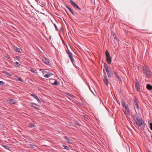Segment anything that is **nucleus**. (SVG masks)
Wrapping results in <instances>:
<instances>
[{
  "label": "nucleus",
  "instance_id": "obj_1",
  "mask_svg": "<svg viewBox=\"0 0 152 152\" xmlns=\"http://www.w3.org/2000/svg\"><path fill=\"white\" fill-rule=\"evenodd\" d=\"M143 71L146 77L149 78L151 77L152 74L149 68L147 66H142Z\"/></svg>",
  "mask_w": 152,
  "mask_h": 152
},
{
  "label": "nucleus",
  "instance_id": "obj_2",
  "mask_svg": "<svg viewBox=\"0 0 152 152\" xmlns=\"http://www.w3.org/2000/svg\"><path fill=\"white\" fill-rule=\"evenodd\" d=\"M104 67L107 72L108 76L110 77H112L113 76V71L112 70H109L108 66L106 64H104Z\"/></svg>",
  "mask_w": 152,
  "mask_h": 152
},
{
  "label": "nucleus",
  "instance_id": "obj_3",
  "mask_svg": "<svg viewBox=\"0 0 152 152\" xmlns=\"http://www.w3.org/2000/svg\"><path fill=\"white\" fill-rule=\"evenodd\" d=\"M135 123L137 126H142V128L143 129L145 127L144 123L141 118H140L136 119L135 121Z\"/></svg>",
  "mask_w": 152,
  "mask_h": 152
},
{
  "label": "nucleus",
  "instance_id": "obj_4",
  "mask_svg": "<svg viewBox=\"0 0 152 152\" xmlns=\"http://www.w3.org/2000/svg\"><path fill=\"white\" fill-rule=\"evenodd\" d=\"M66 51L67 53L68 54L71 61L74 64V62L75 61L73 57L72 54L70 51L67 47V50Z\"/></svg>",
  "mask_w": 152,
  "mask_h": 152
},
{
  "label": "nucleus",
  "instance_id": "obj_5",
  "mask_svg": "<svg viewBox=\"0 0 152 152\" xmlns=\"http://www.w3.org/2000/svg\"><path fill=\"white\" fill-rule=\"evenodd\" d=\"M135 86L136 89V90L137 91H140V86L139 83L137 79L135 80Z\"/></svg>",
  "mask_w": 152,
  "mask_h": 152
},
{
  "label": "nucleus",
  "instance_id": "obj_6",
  "mask_svg": "<svg viewBox=\"0 0 152 152\" xmlns=\"http://www.w3.org/2000/svg\"><path fill=\"white\" fill-rule=\"evenodd\" d=\"M71 4L73 6L77 8L79 10H81V8L74 2L72 0L70 1Z\"/></svg>",
  "mask_w": 152,
  "mask_h": 152
},
{
  "label": "nucleus",
  "instance_id": "obj_7",
  "mask_svg": "<svg viewBox=\"0 0 152 152\" xmlns=\"http://www.w3.org/2000/svg\"><path fill=\"white\" fill-rule=\"evenodd\" d=\"M30 105L31 107H34L36 109L39 110V105L34 103H31Z\"/></svg>",
  "mask_w": 152,
  "mask_h": 152
},
{
  "label": "nucleus",
  "instance_id": "obj_8",
  "mask_svg": "<svg viewBox=\"0 0 152 152\" xmlns=\"http://www.w3.org/2000/svg\"><path fill=\"white\" fill-rule=\"evenodd\" d=\"M133 101L134 105L136 106V107L137 109V110H138L139 109V106L137 103V100L135 98L134 99Z\"/></svg>",
  "mask_w": 152,
  "mask_h": 152
},
{
  "label": "nucleus",
  "instance_id": "obj_9",
  "mask_svg": "<svg viewBox=\"0 0 152 152\" xmlns=\"http://www.w3.org/2000/svg\"><path fill=\"white\" fill-rule=\"evenodd\" d=\"M31 96L33 97L36 99V100L39 103H41V101L37 97V96L35 95V94H31Z\"/></svg>",
  "mask_w": 152,
  "mask_h": 152
},
{
  "label": "nucleus",
  "instance_id": "obj_10",
  "mask_svg": "<svg viewBox=\"0 0 152 152\" xmlns=\"http://www.w3.org/2000/svg\"><path fill=\"white\" fill-rule=\"evenodd\" d=\"M139 117L137 115V113L134 114L132 116V118L135 121L138 119Z\"/></svg>",
  "mask_w": 152,
  "mask_h": 152
},
{
  "label": "nucleus",
  "instance_id": "obj_11",
  "mask_svg": "<svg viewBox=\"0 0 152 152\" xmlns=\"http://www.w3.org/2000/svg\"><path fill=\"white\" fill-rule=\"evenodd\" d=\"M121 104L123 107L125 108L126 107H128V105L126 104L123 100H122L121 101Z\"/></svg>",
  "mask_w": 152,
  "mask_h": 152
},
{
  "label": "nucleus",
  "instance_id": "obj_12",
  "mask_svg": "<svg viewBox=\"0 0 152 152\" xmlns=\"http://www.w3.org/2000/svg\"><path fill=\"white\" fill-rule=\"evenodd\" d=\"M8 103L11 104H13L15 103V101L14 99H11L9 101Z\"/></svg>",
  "mask_w": 152,
  "mask_h": 152
},
{
  "label": "nucleus",
  "instance_id": "obj_13",
  "mask_svg": "<svg viewBox=\"0 0 152 152\" xmlns=\"http://www.w3.org/2000/svg\"><path fill=\"white\" fill-rule=\"evenodd\" d=\"M106 60L107 63L109 64H111V59L110 57H109L106 58Z\"/></svg>",
  "mask_w": 152,
  "mask_h": 152
},
{
  "label": "nucleus",
  "instance_id": "obj_14",
  "mask_svg": "<svg viewBox=\"0 0 152 152\" xmlns=\"http://www.w3.org/2000/svg\"><path fill=\"white\" fill-rule=\"evenodd\" d=\"M103 81L106 85V86H107L109 83V80L107 78H106V79H104Z\"/></svg>",
  "mask_w": 152,
  "mask_h": 152
},
{
  "label": "nucleus",
  "instance_id": "obj_15",
  "mask_svg": "<svg viewBox=\"0 0 152 152\" xmlns=\"http://www.w3.org/2000/svg\"><path fill=\"white\" fill-rule=\"evenodd\" d=\"M147 89L149 90H151L152 89V86L149 84H148L146 86Z\"/></svg>",
  "mask_w": 152,
  "mask_h": 152
},
{
  "label": "nucleus",
  "instance_id": "obj_16",
  "mask_svg": "<svg viewBox=\"0 0 152 152\" xmlns=\"http://www.w3.org/2000/svg\"><path fill=\"white\" fill-rule=\"evenodd\" d=\"M28 125V126L31 128H33L36 127L35 125L33 123H30Z\"/></svg>",
  "mask_w": 152,
  "mask_h": 152
},
{
  "label": "nucleus",
  "instance_id": "obj_17",
  "mask_svg": "<svg viewBox=\"0 0 152 152\" xmlns=\"http://www.w3.org/2000/svg\"><path fill=\"white\" fill-rule=\"evenodd\" d=\"M106 56L107 58L109 57L110 56V54L107 50H106L105 51Z\"/></svg>",
  "mask_w": 152,
  "mask_h": 152
},
{
  "label": "nucleus",
  "instance_id": "obj_18",
  "mask_svg": "<svg viewBox=\"0 0 152 152\" xmlns=\"http://www.w3.org/2000/svg\"><path fill=\"white\" fill-rule=\"evenodd\" d=\"M43 61L44 63L46 64H48L49 63V60H48V59L45 58L43 60Z\"/></svg>",
  "mask_w": 152,
  "mask_h": 152
},
{
  "label": "nucleus",
  "instance_id": "obj_19",
  "mask_svg": "<svg viewBox=\"0 0 152 152\" xmlns=\"http://www.w3.org/2000/svg\"><path fill=\"white\" fill-rule=\"evenodd\" d=\"M3 73L7 75L11 76V74L7 72L3 71Z\"/></svg>",
  "mask_w": 152,
  "mask_h": 152
},
{
  "label": "nucleus",
  "instance_id": "obj_20",
  "mask_svg": "<svg viewBox=\"0 0 152 152\" xmlns=\"http://www.w3.org/2000/svg\"><path fill=\"white\" fill-rule=\"evenodd\" d=\"M52 74H51L50 73H48V74H46L45 75L44 77L45 78H48Z\"/></svg>",
  "mask_w": 152,
  "mask_h": 152
},
{
  "label": "nucleus",
  "instance_id": "obj_21",
  "mask_svg": "<svg viewBox=\"0 0 152 152\" xmlns=\"http://www.w3.org/2000/svg\"><path fill=\"white\" fill-rule=\"evenodd\" d=\"M58 81L57 80H55L54 82L53 83H52V84L53 85H55V86H58Z\"/></svg>",
  "mask_w": 152,
  "mask_h": 152
},
{
  "label": "nucleus",
  "instance_id": "obj_22",
  "mask_svg": "<svg viewBox=\"0 0 152 152\" xmlns=\"http://www.w3.org/2000/svg\"><path fill=\"white\" fill-rule=\"evenodd\" d=\"M15 48H16L15 50L17 52H20L22 51V49L21 48H18L16 47Z\"/></svg>",
  "mask_w": 152,
  "mask_h": 152
},
{
  "label": "nucleus",
  "instance_id": "obj_23",
  "mask_svg": "<svg viewBox=\"0 0 152 152\" xmlns=\"http://www.w3.org/2000/svg\"><path fill=\"white\" fill-rule=\"evenodd\" d=\"M28 145L30 146V148H34L35 147H37L35 145H33L31 144H29Z\"/></svg>",
  "mask_w": 152,
  "mask_h": 152
},
{
  "label": "nucleus",
  "instance_id": "obj_24",
  "mask_svg": "<svg viewBox=\"0 0 152 152\" xmlns=\"http://www.w3.org/2000/svg\"><path fill=\"white\" fill-rule=\"evenodd\" d=\"M68 10L70 11V12L72 14V15H75V14L74 12H73V11H72V10L70 8Z\"/></svg>",
  "mask_w": 152,
  "mask_h": 152
},
{
  "label": "nucleus",
  "instance_id": "obj_25",
  "mask_svg": "<svg viewBox=\"0 0 152 152\" xmlns=\"http://www.w3.org/2000/svg\"><path fill=\"white\" fill-rule=\"evenodd\" d=\"M3 147L6 149H9V147L7 145H4Z\"/></svg>",
  "mask_w": 152,
  "mask_h": 152
},
{
  "label": "nucleus",
  "instance_id": "obj_26",
  "mask_svg": "<svg viewBox=\"0 0 152 152\" xmlns=\"http://www.w3.org/2000/svg\"><path fill=\"white\" fill-rule=\"evenodd\" d=\"M63 146L64 147L65 149L66 150H69V148L67 146L65 145H63Z\"/></svg>",
  "mask_w": 152,
  "mask_h": 152
},
{
  "label": "nucleus",
  "instance_id": "obj_27",
  "mask_svg": "<svg viewBox=\"0 0 152 152\" xmlns=\"http://www.w3.org/2000/svg\"><path fill=\"white\" fill-rule=\"evenodd\" d=\"M18 80L22 82L24 81L20 77H18Z\"/></svg>",
  "mask_w": 152,
  "mask_h": 152
},
{
  "label": "nucleus",
  "instance_id": "obj_28",
  "mask_svg": "<svg viewBox=\"0 0 152 152\" xmlns=\"http://www.w3.org/2000/svg\"><path fill=\"white\" fill-rule=\"evenodd\" d=\"M15 64H16V66L18 67H19L20 66V64L18 62H16L15 63Z\"/></svg>",
  "mask_w": 152,
  "mask_h": 152
},
{
  "label": "nucleus",
  "instance_id": "obj_29",
  "mask_svg": "<svg viewBox=\"0 0 152 152\" xmlns=\"http://www.w3.org/2000/svg\"><path fill=\"white\" fill-rule=\"evenodd\" d=\"M115 76L118 79V81H120L121 80V78L120 77L119 75H115Z\"/></svg>",
  "mask_w": 152,
  "mask_h": 152
},
{
  "label": "nucleus",
  "instance_id": "obj_30",
  "mask_svg": "<svg viewBox=\"0 0 152 152\" xmlns=\"http://www.w3.org/2000/svg\"><path fill=\"white\" fill-rule=\"evenodd\" d=\"M126 110L127 113H129V112L130 111V110L129 108L128 107H126V108H125Z\"/></svg>",
  "mask_w": 152,
  "mask_h": 152
},
{
  "label": "nucleus",
  "instance_id": "obj_31",
  "mask_svg": "<svg viewBox=\"0 0 152 152\" xmlns=\"http://www.w3.org/2000/svg\"><path fill=\"white\" fill-rule=\"evenodd\" d=\"M30 71L33 73H34L36 70L33 68H32L30 70Z\"/></svg>",
  "mask_w": 152,
  "mask_h": 152
},
{
  "label": "nucleus",
  "instance_id": "obj_32",
  "mask_svg": "<svg viewBox=\"0 0 152 152\" xmlns=\"http://www.w3.org/2000/svg\"><path fill=\"white\" fill-rule=\"evenodd\" d=\"M149 126L151 129L152 130V123H149Z\"/></svg>",
  "mask_w": 152,
  "mask_h": 152
},
{
  "label": "nucleus",
  "instance_id": "obj_33",
  "mask_svg": "<svg viewBox=\"0 0 152 152\" xmlns=\"http://www.w3.org/2000/svg\"><path fill=\"white\" fill-rule=\"evenodd\" d=\"M113 36L114 37V39L116 41H118V38L116 37V35H115V34L113 35Z\"/></svg>",
  "mask_w": 152,
  "mask_h": 152
},
{
  "label": "nucleus",
  "instance_id": "obj_34",
  "mask_svg": "<svg viewBox=\"0 0 152 152\" xmlns=\"http://www.w3.org/2000/svg\"><path fill=\"white\" fill-rule=\"evenodd\" d=\"M54 26L55 27V28L56 29V31H58V29L57 27V26H56V24H54Z\"/></svg>",
  "mask_w": 152,
  "mask_h": 152
},
{
  "label": "nucleus",
  "instance_id": "obj_35",
  "mask_svg": "<svg viewBox=\"0 0 152 152\" xmlns=\"http://www.w3.org/2000/svg\"><path fill=\"white\" fill-rule=\"evenodd\" d=\"M4 84V82L0 81V85H3Z\"/></svg>",
  "mask_w": 152,
  "mask_h": 152
},
{
  "label": "nucleus",
  "instance_id": "obj_36",
  "mask_svg": "<svg viewBox=\"0 0 152 152\" xmlns=\"http://www.w3.org/2000/svg\"><path fill=\"white\" fill-rule=\"evenodd\" d=\"M65 138H66V139H67L66 141H68V142H69V141L70 140V139L69 138L66 136H65Z\"/></svg>",
  "mask_w": 152,
  "mask_h": 152
},
{
  "label": "nucleus",
  "instance_id": "obj_37",
  "mask_svg": "<svg viewBox=\"0 0 152 152\" xmlns=\"http://www.w3.org/2000/svg\"><path fill=\"white\" fill-rule=\"evenodd\" d=\"M67 94L69 96H71L72 97H73V96H73V95H71L68 93H67Z\"/></svg>",
  "mask_w": 152,
  "mask_h": 152
},
{
  "label": "nucleus",
  "instance_id": "obj_38",
  "mask_svg": "<svg viewBox=\"0 0 152 152\" xmlns=\"http://www.w3.org/2000/svg\"><path fill=\"white\" fill-rule=\"evenodd\" d=\"M104 79H106V78H107V75H106V74H105L104 75Z\"/></svg>",
  "mask_w": 152,
  "mask_h": 152
},
{
  "label": "nucleus",
  "instance_id": "obj_39",
  "mask_svg": "<svg viewBox=\"0 0 152 152\" xmlns=\"http://www.w3.org/2000/svg\"><path fill=\"white\" fill-rule=\"evenodd\" d=\"M65 7L69 10L70 8L67 5H66Z\"/></svg>",
  "mask_w": 152,
  "mask_h": 152
},
{
  "label": "nucleus",
  "instance_id": "obj_40",
  "mask_svg": "<svg viewBox=\"0 0 152 152\" xmlns=\"http://www.w3.org/2000/svg\"><path fill=\"white\" fill-rule=\"evenodd\" d=\"M65 7L69 10L70 8L67 5H66Z\"/></svg>",
  "mask_w": 152,
  "mask_h": 152
},
{
  "label": "nucleus",
  "instance_id": "obj_41",
  "mask_svg": "<svg viewBox=\"0 0 152 152\" xmlns=\"http://www.w3.org/2000/svg\"><path fill=\"white\" fill-rule=\"evenodd\" d=\"M65 7L69 10L70 8L67 5H66Z\"/></svg>",
  "mask_w": 152,
  "mask_h": 152
},
{
  "label": "nucleus",
  "instance_id": "obj_42",
  "mask_svg": "<svg viewBox=\"0 0 152 152\" xmlns=\"http://www.w3.org/2000/svg\"><path fill=\"white\" fill-rule=\"evenodd\" d=\"M65 7L69 10L70 8L67 5H66Z\"/></svg>",
  "mask_w": 152,
  "mask_h": 152
},
{
  "label": "nucleus",
  "instance_id": "obj_43",
  "mask_svg": "<svg viewBox=\"0 0 152 152\" xmlns=\"http://www.w3.org/2000/svg\"><path fill=\"white\" fill-rule=\"evenodd\" d=\"M114 74L115 75H118L116 73V72H115V71H114Z\"/></svg>",
  "mask_w": 152,
  "mask_h": 152
},
{
  "label": "nucleus",
  "instance_id": "obj_44",
  "mask_svg": "<svg viewBox=\"0 0 152 152\" xmlns=\"http://www.w3.org/2000/svg\"><path fill=\"white\" fill-rule=\"evenodd\" d=\"M18 57H19L18 56H16V58H18Z\"/></svg>",
  "mask_w": 152,
  "mask_h": 152
},
{
  "label": "nucleus",
  "instance_id": "obj_45",
  "mask_svg": "<svg viewBox=\"0 0 152 152\" xmlns=\"http://www.w3.org/2000/svg\"><path fill=\"white\" fill-rule=\"evenodd\" d=\"M86 126H87V125L88 126V124H87L86 123Z\"/></svg>",
  "mask_w": 152,
  "mask_h": 152
},
{
  "label": "nucleus",
  "instance_id": "obj_46",
  "mask_svg": "<svg viewBox=\"0 0 152 152\" xmlns=\"http://www.w3.org/2000/svg\"><path fill=\"white\" fill-rule=\"evenodd\" d=\"M65 11H66V12H67V11H66V9H65Z\"/></svg>",
  "mask_w": 152,
  "mask_h": 152
},
{
  "label": "nucleus",
  "instance_id": "obj_47",
  "mask_svg": "<svg viewBox=\"0 0 152 152\" xmlns=\"http://www.w3.org/2000/svg\"><path fill=\"white\" fill-rule=\"evenodd\" d=\"M86 131H87V130H86ZM86 133H87L88 134L87 132H86Z\"/></svg>",
  "mask_w": 152,
  "mask_h": 152
},
{
  "label": "nucleus",
  "instance_id": "obj_48",
  "mask_svg": "<svg viewBox=\"0 0 152 152\" xmlns=\"http://www.w3.org/2000/svg\"><path fill=\"white\" fill-rule=\"evenodd\" d=\"M125 112H126V111H125V112H124V113H125Z\"/></svg>",
  "mask_w": 152,
  "mask_h": 152
},
{
  "label": "nucleus",
  "instance_id": "obj_49",
  "mask_svg": "<svg viewBox=\"0 0 152 152\" xmlns=\"http://www.w3.org/2000/svg\"><path fill=\"white\" fill-rule=\"evenodd\" d=\"M1 125V124L0 123V126Z\"/></svg>",
  "mask_w": 152,
  "mask_h": 152
},
{
  "label": "nucleus",
  "instance_id": "obj_50",
  "mask_svg": "<svg viewBox=\"0 0 152 152\" xmlns=\"http://www.w3.org/2000/svg\"><path fill=\"white\" fill-rule=\"evenodd\" d=\"M149 152H151L150 151Z\"/></svg>",
  "mask_w": 152,
  "mask_h": 152
}]
</instances>
